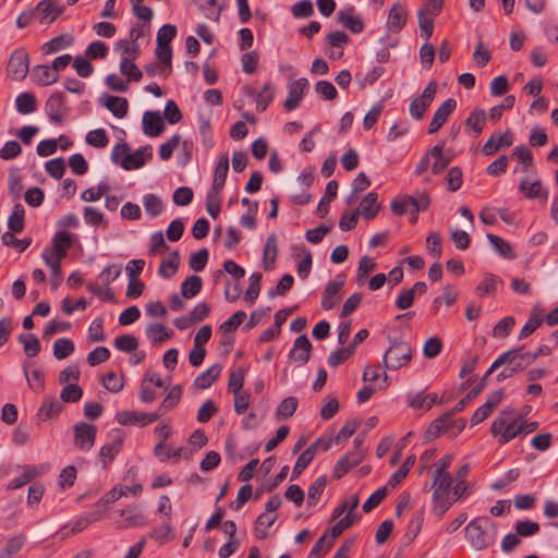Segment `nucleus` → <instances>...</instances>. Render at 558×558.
<instances>
[{"instance_id":"obj_16","label":"nucleus","mask_w":558,"mask_h":558,"mask_svg":"<svg viewBox=\"0 0 558 558\" xmlns=\"http://www.w3.org/2000/svg\"><path fill=\"white\" fill-rule=\"evenodd\" d=\"M142 124L144 134L149 137H157L165 131V123L158 111H146Z\"/></svg>"},{"instance_id":"obj_44","label":"nucleus","mask_w":558,"mask_h":558,"mask_svg":"<svg viewBox=\"0 0 558 558\" xmlns=\"http://www.w3.org/2000/svg\"><path fill=\"white\" fill-rule=\"evenodd\" d=\"M486 238L489 241V243L492 244V246L494 247V250L501 257L507 258V259L515 258V254L513 253L511 245L507 241H505L502 238H500L496 234H493V233H487Z\"/></svg>"},{"instance_id":"obj_41","label":"nucleus","mask_w":558,"mask_h":558,"mask_svg":"<svg viewBox=\"0 0 558 558\" xmlns=\"http://www.w3.org/2000/svg\"><path fill=\"white\" fill-rule=\"evenodd\" d=\"M299 401L295 397H287L280 401L276 409L275 417L277 421H283L291 417L298 409Z\"/></svg>"},{"instance_id":"obj_34","label":"nucleus","mask_w":558,"mask_h":558,"mask_svg":"<svg viewBox=\"0 0 558 558\" xmlns=\"http://www.w3.org/2000/svg\"><path fill=\"white\" fill-rule=\"evenodd\" d=\"M31 363L24 362L23 363V372L27 379V384L32 390L35 392H41L45 389V375L44 372L40 368H36L32 371L31 377L28 373Z\"/></svg>"},{"instance_id":"obj_56","label":"nucleus","mask_w":558,"mask_h":558,"mask_svg":"<svg viewBox=\"0 0 558 558\" xmlns=\"http://www.w3.org/2000/svg\"><path fill=\"white\" fill-rule=\"evenodd\" d=\"M155 53L157 56V58L160 60V63H161V68H168V72L167 74L165 75L166 77L170 74L171 72V61H172V48H171V45L170 44H159V43H156V49H155Z\"/></svg>"},{"instance_id":"obj_49","label":"nucleus","mask_w":558,"mask_h":558,"mask_svg":"<svg viewBox=\"0 0 558 558\" xmlns=\"http://www.w3.org/2000/svg\"><path fill=\"white\" fill-rule=\"evenodd\" d=\"M515 414V409L507 408L504 409L499 415L493 421L490 426V432L494 436L501 435L504 430H506L508 426V421L512 418Z\"/></svg>"},{"instance_id":"obj_3","label":"nucleus","mask_w":558,"mask_h":558,"mask_svg":"<svg viewBox=\"0 0 558 558\" xmlns=\"http://www.w3.org/2000/svg\"><path fill=\"white\" fill-rule=\"evenodd\" d=\"M437 89V82L432 80L428 82L423 93L410 102L409 112L413 119L420 121L424 118L426 110L429 108L436 96Z\"/></svg>"},{"instance_id":"obj_10","label":"nucleus","mask_w":558,"mask_h":558,"mask_svg":"<svg viewBox=\"0 0 558 558\" xmlns=\"http://www.w3.org/2000/svg\"><path fill=\"white\" fill-rule=\"evenodd\" d=\"M153 157V148L150 145L142 146L137 148L133 154L129 151L125 157L122 158L120 166L124 170H135L142 168L147 160Z\"/></svg>"},{"instance_id":"obj_36","label":"nucleus","mask_w":558,"mask_h":558,"mask_svg":"<svg viewBox=\"0 0 558 558\" xmlns=\"http://www.w3.org/2000/svg\"><path fill=\"white\" fill-rule=\"evenodd\" d=\"M489 376L486 373L482 379L452 408L453 412H461L473 399H475L487 386Z\"/></svg>"},{"instance_id":"obj_33","label":"nucleus","mask_w":558,"mask_h":558,"mask_svg":"<svg viewBox=\"0 0 558 558\" xmlns=\"http://www.w3.org/2000/svg\"><path fill=\"white\" fill-rule=\"evenodd\" d=\"M73 40L74 38L71 34H61L45 43L41 47V51L46 54L58 52L59 50L70 47Z\"/></svg>"},{"instance_id":"obj_22","label":"nucleus","mask_w":558,"mask_h":558,"mask_svg":"<svg viewBox=\"0 0 558 558\" xmlns=\"http://www.w3.org/2000/svg\"><path fill=\"white\" fill-rule=\"evenodd\" d=\"M63 410V404L56 400L52 396H46L41 405L37 411L39 420L47 421L59 416Z\"/></svg>"},{"instance_id":"obj_61","label":"nucleus","mask_w":558,"mask_h":558,"mask_svg":"<svg viewBox=\"0 0 558 558\" xmlns=\"http://www.w3.org/2000/svg\"><path fill=\"white\" fill-rule=\"evenodd\" d=\"M114 347L122 352H133L138 348V339L133 335H121L114 339Z\"/></svg>"},{"instance_id":"obj_39","label":"nucleus","mask_w":558,"mask_h":558,"mask_svg":"<svg viewBox=\"0 0 558 558\" xmlns=\"http://www.w3.org/2000/svg\"><path fill=\"white\" fill-rule=\"evenodd\" d=\"M25 543L26 536L23 534L10 537L0 551V558H14V556L23 549Z\"/></svg>"},{"instance_id":"obj_64","label":"nucleus","mask_w":558,"mask_h":558,"mask_svg":"<svg viewBox=\"0 0 558 558\" xmlns=\"http://www.w3.org/2000/svg\"><path fill=\"white\" fill-rule=\"evenodd\" d=\"M330 539V533L328 530L324 532V534L315 542L313 548L311 549L307 558H323L327 549L328 541Z\"/></svg>"},{"instance_id":"obj_57","label":"nucleus","mask_w":558,"mask_h":558,"mask_svg":"<svg viewBox=\"0 0 558 558\" xmlns=\"http://www.w3.org/2000/svg\"><path fill=\"white\" fill-rule=\"evenodd\" d=\"M120 71L128 76L126 81L140 82L143 77L142 71L130 59L123 58L120 62Z\"/></svg>"},{"instance_id":"obj_5","label":"nucleus","mask_w":558,"mask_h":558,"mask_svg":"<svg viewBox=\"0 0 558 558\" xmlns=\"http://www.w3.org/2000/svg\"><path fill=\"white\" fill-rule=\"evenodd\" d=\"M29 70V56L24 48L15 49L9 59L7 65L8 75L14 81H22L26 77Z\"/></svg>"},{"instance_id":"obj_7","label":"nucleus","mask_w":558,"mask_h":558,"mask_svg":"<svg viewBox=\"0 0 558 558\" xmlns=\"http://www.w3.org/2000/svg\"><path fill=\"white\" fill-rule=\"evenodd\" d=\"M109 436L111 438L110 442L104 445L99 450V458L104 468L121 451L125 435L122 429L114 428L110 432Z\"/></svg>"},{"instance_id":"obj_27","label":"nucleus","mask_w":558,"mask_h":558,"mask_svg":"<svg viewBox=\"0 0 558 558\" xmlns=\"http://www.w3.org/2000/svg\"><path fill=\"white\" fill-rule=\"evenodd\" d=\"M454 414H457V413L453 412V410L451 409V410L445 412L444 414H441L440 416H438L437 418H435L428 425V427L426 428V430L424 433L425 441L428 442V441H433V440L437 439L442 433L444 423L449 421V418L452 417Z\"/></svg>"},{"instance_id":"obj_51","label":"nucleus","mask_w":558,"mask_h":558,"mask_svg":"<svg viewBox=\"0 0 558 558\" xmlns=\"http://www.w3.org/2000/svg\"><path fill=\"white\" fill-rule=\"evenodd\" d=\"M275 88L270 82L264 84L262 90L256 95V110L263 112L267 109L269 104L274 100Z\"/></svg>"},{"instance_id":"obj_55","label":"nucleus","mask_w":558,"mask_h":558,"mask_svg":"<svg viewBox=\"0 0 558 558\" xmlns=\"http://www.w3.org/2000/svg\"><path fill=\"white\" fill-rule=\"evenodd\" d=\"M486 121V113L484 109L473 110L465 119L464 124L470 126L477 135L482 133Z\"/></svg>"},{"instance_id":"obj_18","label":"nucleus","mask_w":558,"mask_h":558,"mask_svg":"<svg viewBox=\"0 0 558 558\" xmlns=\"http://www.w3.org/2000/svg\"><path fill=\"white\" fill-rule=\"evenodd\" d=\"M407 19H408V12L404 9V7L399 2L395 3L391 7L388 17H387V23H386L387 29L390 33L401 32L407 24Z\"/></svg>"},{"instance_id":"obj_46","label":"nucleus","mask_w":558,"mask_h":558,"mask_svg":"<svg viewBox=\"0 0 558 558\" xmlns=\"http://www.w3.org/2000/svg\"><path fill=\"white\" fill-rule=\"evenodd\" d=\"M543 322L544 318L539 314L538 308L535 306L532 310L527 322L521 328L519 332V339L522 340L531 336L543 324Z\"/></svg>"},{"instance_id":"obj_59","label":"nucleus","mask_w":558,"mask_h":558,"mask_svg":"<svg viewBox=\"0 0 558 558\" xmlns=\"http://www.w3.org/2000/svg\"><path fill=\"white\" fill-rule=\"evenodd\" d=\"M150 537L158 541L160 544L171 541L174 535L170 521L166 520L161 525L155 526L150 533Z\"/></svg>"},{"instance_id":"obj_25","label":"nucleus","mask_w":558,"mask_h":558,"mask_svg":"<svg viewBox=\"0 0 558 558\" xmlns=\"http://www.w3.org/2000/svg\"><path fill=\"white\" fill-rule=\"evenodd\" d=\"M521 350H524V345L512 348L501 353L486 371V376L492 375L497 368L504 364H513L521 360Z\"/></svg>"},{"instance_id":"obj_48","label":"nucleus","mask_w":558,"mask_h":558,"mask_svg":"<svg viewBox=\"0 0 558 558\" xmlns=\"http://www.w3.org/2000/svg\"><path fill=\"white\" fill-rule=\"evenodd\" d=\"M170 256V259H162L158 268V274L165 278H171L174 276L180 266L179 251H173Z\"/></svg>"},{"instance_id":"obj_38","label":"nucleus","mask_w":558,"mask_h":558,"mask_svg":"<svg viewBox=\"0 0 558 558\" xmlns=\"http://www.w3.org/2000/svg\"><path fill=\"white\" fill-rule=\"evenodd\" d=\"M416 461V458L414 454H410L407 457L405 461L402 463V465L390 475L387 486H390L391 488L397 487L409 474L411 468L414 465Z\"/></svg>"},{"instance_id":"obj_63","label":"nucleus","mask_w":558,"mask_h":558,"mask_svg":"<svg viewBox=\"0 0 558 558\" xmlns=\"http://www.w3.org/2000/svg\"><path fill=\"white\" fill-rule=\"evenodd\" d=\"M500 281L499 278L494 274H486L483 281L478 283L475 291L480 294V296H484L486 294H492L497 290V282Z\"/></svg>"},{"instance_id":"obj_29","label":"nucleus","mask_w":558,"mask_h":558,"mask_svg":"<svg viewBox=\"0 0 558 558\" xmlns=\"http://www.w3.org/2000/svg\"><path fill=\"white\" fill-rule=\"evenodd\" d=\"M120 515L124 518V527H135L147 524V520L137 505L122 509Z\"/></svg>"},{"instance_id":"obj_24","label":"nucleus","mask_w":558,"mask_h":558,"mask_svg":"<svg viewBox=\"0 0 558 558\" xmlns=\"http://www.w3.org/2000/svg\"><path fill=\"white\" fill-rule=\"evenodd\" d=\"M51 71V66L47 64H38L33 68L31 76L39 86H48L59 80V75Z\"/></svg>"},{"instance_id":"obj_28","label":"nucleus","mask_w":558,"mask_h":558,"mask_svg":"<svg viewBox=\"0 0 558 558\" xmlns=\"http://www.w3.org/2000/svg\"><path fill=\"white\" fill-rule=\"evenodd\" d=\"M146 336L151 343H161L173 337V330L159 323H153L146 328Z\"/></svg>"},{"instance_id":"obj_21","label":"nucleus","mask_w":558,"mask_h":558,"mask_svg":"<svg viewBox=\"0 0 558 558\" xmlns=\"http://www.w3.org/2000/svg\"><path fill=\"white\" fill-rule=\"evenodd\" d=\"M41 257L46 264L47 267L51 270V277H50V286L53 290L58 289L59 286L62 282V272H61V260L58 257L52 258L50 250L46 247Z\"/></svg>"},{"instance_id":"obj_52","label":"nucleus","mask_w":558,"mask_h":558,"mask_svg":"<svg viewBox=\"0 0 558 558\" xmlns=\"http://www.w3.org/2000/svg\"><path fill=\"white\" fill-rule=\"evenodd\" d=\"M388 494L389 489L387 485L376 489L363 504V512L368 513L374 510L384 501Z\"/></svg>"},{"instance_id":"obj_13","label":"nucleus","mask_w":558,"mask_h":558,"mask_svg":"<svg viewBox=\"0 0 558 558\" xmlns=\"http://www.w3.org/2000/svg\"><path fill=\"white\" fill-rule=\"evenodd\" d=\"M345 275L340 272L336 276L333 281H329L327 283L322 298V307L325 311H330L336 306L337 301H332V298L341 291L345 283Z\"/></svg>"},{"instance_id":"obj_35","label":"nucleus","mask_w":558,"mask_h":558,"mask_svg":"<svg viewBox=\"0 0 558 558\" xmlns=\"http://www.w3.org/2000/svg\"><path fill=\"white\" fill-rule=\"evenodd\" d=\"M337 22L353 34H361L365 28V23L360 15H350L347 12H338Z\"/></svg>"},{"instance_id":"obj_12","label":"nucleus","mask_w":558,"mask_h":558,"mask_svg":"<svg viewBox=\"0 0 558 558\" xmlns=\"http://www.w3.org/2000/svg\"><path fill=\"white\" fill-rule=\"evenodd\" d=\"M74 235L65 230L57 231L52 238V246L48 247L51 255L54 254L59 259H63L68 255V251L72 247Z\"/></svg>"},{"instance_id":"obj_4","label":"nucleus","mask_w":558,"mask_h":558,"mask_svg":"<svg viewBox=\"0 0 558 558\" xmlns=\"http://www.w3.org/2000/svg\"><path fill=\"white\" fill-rule=\"evenodd\" d=\"M359 502V496H352L350 511H348L347 515L341 518L333 526L327 529L330 533V539L328 541L327 549H330L333 546L335 539L339 537L347 529H350L361 520V515L353 512V510L357 508Z\"/></svg>"},{"instance_id":"obj_23","label":"nucleus","mask_w":558,"mask_h":558,"mask_svg":"<svg viewBox=\"0 0 558 558\" xmlns=\"http://www.w3.org/2000/svg\"><path fill=\"white\" fill-rule=\"evenodd\" d=\"M433 513L437 518H441L456 502L453 496L450 497L449 493L434 490L432 494Z\"/></svg>"},{"instance_id":"obj_15","label":"nucleus","mask_w":558,"mask_h":558,"mask_svg":"<svg viewBox=\"0 0 558 558\" xmlns=\"http://www.w3.org/2000/svg\"><path fill=\"white\" fill-rule=\"evenodd\" d=\"M312 342L306 335H301L294 340L293 348L289 352V359L306 364L311 359Z\"/></svg>"},{"instance_id":"obj_43","label":"nucleus","mask_w":558,"mask_h":558,"mask_svg":"<svg viewBox=\"0 0 558 558\" xmlns=\"http://www.w3.org/2000/svg\"><path fill=\"white\" fill-rule=\"evenodd\" d=\"M203 287V280L199 276L192 275L189 276L181 283V295L185 299H192L197 295Z\"/></svg>"},{"instance_id":"obj_62","label":"nucleus","mask_w":558,"mask_h":558,"mask_svg":"<svg viewBox=\"0 0 558 558\" xmlns=\"http://www.w3.org/2000/svg\"><path fill=\"white\" fill-rule=\"evenodd\" d=\"M209 258V252L206 247L201 248L198 252L193 253L189 259V266L194 271L198 272L205 269Z\"/></svg>"},{"instance_id":"obj_31","label":"nucleus","mask_w":558,"mask_h":558,"mask_svg":"<svg viewBox=\"0 0 558 558\" xmlns=\"http://www.w3.org/2000/svg\"><path fill=\"white\" fill-rule=\"evenodd\" d=\"M221 371L222 366L220 364H214L195 378L194 386L198 389L209 388L219 378Z\"/></svg>"},{"instance_id":"obj_26","label":"nucleus","mask_w":558,"mask_h":558,"mask_svg":"<svg viewBox=\"0 0 558 558\" xmlns=\"http://www.w3.org/2000/svg\"><path fill=\"white\" fill-rule=\"evenodd\" d=\"M338 192V182L336 180H331L327 183L325 189V195L318 203L316 208V215L320 218H325L330 209V202L337 197Z\"/></svg>"},{"instance_id":"obj_32","label":"nucleus","mask_w":558,"mask_h":558,"mask_svg":"<svg viewBox=\"0 0 558 558\" xmlns=\"http://www.w3.org/2000/svg\"><path fill=\"white\" fill-rule=\"evenodd\" d=\"M278 255L277 236L275 233L268 235L263 256V267L267 271L272 268Z\"/></svg>"},{"instance_id":"obj_60","label":"nucleus","mask_w":558,"mask_h":558,"mask_svg":"<svg viewBox=\"0 0 558 558\" xmlns=\"http://www.w3.org/2000/svg\"><path fill=\"white\" fill-rule=\"evenodd\" d=\"M85 141L93 147L105 148L109 143V137L104 129H96L86 134Z\"/></svg>"},{"instance_id":"obj_54","label":"nucleus","mask_w":558,"mask_h":558,"mask_svg":"<svg viewBox=\"0 0 558 558\" xmlns=\"http://www.w3.org/2000/svg\"><path fill=\"white\" fill-rule=\"evenodd\" d=\"M75 350L72 340L68 338L57 339L53 343V355L57 360H64L71 355Z\"/></svg>"},{"instance_id":"obj_6","label":"nucleus","mask_w":558,"mask_h":558,"mask_svg":"<svg viewBox=\"0 0 558 558\" xmlns=\"http://www.w3.org/2000/svg\"><path fill=\"white\" fill-rule=\"evenodd\" d=\"M74 445L83 451H89L96 440L97 427L93 424L80 422L73 426Z\"/></svg>"},{"instance_id":"obj_17","label":"nucleus","mask_w":558,"mask_h":558,"mask_svg":"<svg viewBox=\"0 0 558 558\" xmlns=\"http://www.w3.org/2000/svg\"><path fill=\"white\" fill-rule=\"evenodd\" d=\"M228 172H229V157H228V154L225 153L223 155H221L219 157V160L217 162V166H216V169L214 172L213 184L207 193L220 194L221 190L225 186Z\"/></svg>"},{"instance_id":"obj_11","label":"nucleus","mask_w":558,"mask_h":558,"mask_svg":"<svg viewBox=\"0 0 558 558\" xmlns=\"http://www.w3.org/2000/svg\"><path fill=\"white\" fill-rule=\"evenodd\" d=\"M364 460V453L359 451H349L343 454L333 468L332 477L342 478L351 469L359 465Z\"/></svg>"},{"instance_id":"obj_50","label":"nucleus","mask_w":558,"mask_h":558,"mask_svg":"<svg viewBox=\"0 0 558 558\" xmlns=\"http://www.w3.org/2000/svg\"><path fill=\"white\" fill-rule=\"evenodd\" d=\"M519 190L524 193L526 198L534 199V198H544L546 199L548 197L547 191H542V184L539 180H536L532 182L530 185L526 180H522Z\"/></svg>"},{"instance_id":"obj_14","label":"nucleus","mask_w":558,"mask_h":558,"mask_svg":"<svg viewBox=\"0 0 558 558\" xmlns=\"http://www.w3.org/2000/svg\"><path fill=\"white\" fill-rule=\"evenodd\" d=\"M308 89V81L305 77H301L294 81L289 86L288 97L283 104L287 111L295 109L303 99L305 90Z\"/></svg>"},{"instance_id":"obj_42","label":"nucleus","mask_w":558,"mask_h":558,"mask_svg":"<svg viewBox=\"0 0 558 558\" xmlns=\"http://www.w3.org/2000/svg\"><path fill=\"white\" fill-rule=\"evenodd\" d=\"M328 483L327 475H322L318 478H316L308 487L307 490V506L313 507L315 506L320 496L323 495L326 486Z\"/></svg>"},{"instance_id":"obj_40","label":"nucleus","mask_w":558,"mask_h":558,"mask_svg":"<svg viewBox=\"0 0 558 558\" xmlns=\"http://www.w3.org/2000/svg\"><path fill=\"white\" fill-rule=\"evenodd\" d=\"M523 418V414H514L510 421H508V426L506 430L501 433L499 436L498 442L499 445H505L522 434V428H520L519 422Z\"/></svg>"},{"instance_id":"obj_58","label":"nucleus","mask_w":558,"mask_h":558,"mask_svg":"<svg viewBox=\"0 0 558 558\" xmlns=\"http://www.w3.org/2000/svg\"><path fill=\"white\" fill-rule=\"evenodd\" d=\"M276 519H277L276 515L274 518L269 519L266 513L259 514L256 518L255 523H254L255 536L258 539H265L268 536L266 529L270 527L275 523Z\"/></svg>"},{"instance_id":"obj_19","label":"nucleus","mask_w":558,"mask_h":558,"mask_svg":"<svg viewBox=\"0 0 558 558\" xmlns=\"http://www.w3.org/2000/svg\"><path fill=\"white\" fill-rule=\"evenodd\" d=\"M100 101L118 119L128 114L129 101L124 97L102 94Z\"/></svg>"},{"instance_id":"obj_9","label":"nucleus","mask_w":558,"mask_h":558,"mask_svg":"<svg viewBox=\"0 0 558 558\" xmlns=\"http://www.w3.org/2000/svg\"><path fill=\"white\" fill-rule=\"evenodd\" d=\"M457 108V100L453 98L446 99L435 111L428 129L427 134L436 133L448 120L451 113Z\"/></svg>"},{"instance_id":"obj_1","label":"nucleus","mask_w":558,"mask_h":558,"mask_svg":"<svg viewBox=\"0 0 558 558\" xmlns=\"http://www.w3.org/2000/svg\"><path fill=\"white\" fill-rule=\"evenodd\" d=\"M497 537V524L488 517H477L465 527V538L476 550L493 546Z\"/></svg>"},{"instance_id":"obj_37","label":"nucleus","mask_w":558,"mask_h":558,"mask_svg":"<svg viewBox=\"0 0 558 558\" xmlns=\"http://www.w3.org/2000/svg\"><path fill=\"white\" fill-rule=\"evenodd\" d=\"M17 340L23 343V350L26 356L35 357L40 353L41 344L35 333H21Z\"/></svg>"},{"instance_id":"obj_53","label":"nucleus","mask_w":558,"mask_h":558,"mask_svg":"<svg viewBox=\"0 0 558 558\" xmlns=\"http://www.w3.org/2000/svg\"><path fill=\"white\" fill-rule=\"evenodd\" d=\"M315 458V453L312 449H305L296 459V462L292 470L291 481L296 480L302 472L310 465V463Z\"/></svg>"},{"instance_id":"obj_8","label":"nucleus","mask_w":558,"mask_h":558,"mask_svg":"<svg viewBox=\"0 0 558 558\" xmlns=\"http://www.w3.org/2000/svg\"><path fill=\"white\" fill-rule=\"evenodd\" d=\"M66 110L65 96L61 92L52 93L45 104L46 114L54 124H62Z\"/></svg>"},{"instance_id":"obj_2","label":"nucleus","mask_w":558,"mask_h":558,"mask_svg":"<svg viewBox=\"0 0 558 558\" xmlns=\"http://www.w3.org/2000/svg\"><path fill=\"white\" fill-rule=\"evenodd\" d=\"M412 359V348L410 343L390 339V347L384 354V366L387 369L397 371L410 363Z\"/></svg>"},{"instance_id":"obj_47","label":"nucleus","mask_w":558,"mask_h":558,"mask_svg":"<svg viewBox=\"0 0 558 558\" xmlns=\"http://www.w3.org/2000/svg\"><path fill=\"white\" fill-rule=\"evenodd\" d=\"M16 109L21 114H29L37 109L36 97L33 93H22L15 99Z\"/></svg>"},{"instance_id":"obj_45","label":"nucleus","mask_w":558,"mask_h":558,"mask_svg":"<svg viewBox=\"0 0 558 558\" xmlns=\"http://www.w3.org/2000/svg\"><path fill=\"white\" fill-rule=\"evenodd\" d=\"M25 209L21 203L13 206V211L8 220L9 229L14 233H21L25 227Z\"/></svg>"},{"instance_id":"obj_30","label":"nucleus","mask_w":558,"mask_h":558,"mask_svg":"<svg viewBox=\"0 0 558 558\" xmlns=\"http://www.w3.org/2000/svg\"><path fill=\"white\" fill-rule=\"evenodd\" d=\"M360 208L362 209L364 219L373 220L380 209V205L378 204V194L376 192H369L366 194L361 201Z\"/></svg>"},{"instance_id":"obj_20","label":"nucleus","mask_w":558,"mask_h":558,"mask_svg":"<svg viewBox=\"0 0 558 558\" xmlns=\"http://www.w3.org/2000/svg\"><path fill=\"white\" fill-rule=\"evenodd\" d=\"M34 10L41 14V23H52L64 12V7H57V0H41Z\"/></svg>"}]
</instances>
